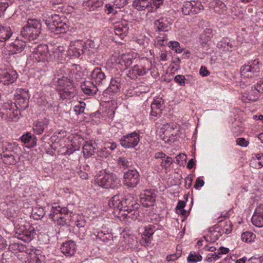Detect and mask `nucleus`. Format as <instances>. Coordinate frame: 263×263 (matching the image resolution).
<instances>
[{"label":"nucleus","instance_id":"f257e3e1","mask_svg":"<svg viewBox=\"0 0 263 263\" xmlns=\"http://www.w3.org/2000/svg\"><path fill=\"white\" fill-rule=\"evenodd\" d=\"M42 32V24L41 22L35 19H30L23 27L21 31V35L24 40H26L30 44L36 43L35 40H37Z\"/></svg>","mask_w":263,"mask_h":263},{"label":"nucleus","instance_id":"f03ea898","mask_svg":"<svg viewBox=\"0 0 263 263\" xmlns=\"http://www.w3.org/2000/svg\"><path fill=\"white\" fill-rule=\"evenodd\" d=\"M95 183L104 189H117L121 185L120 178L112 173H100L95 177Z\"/></svg>","mask_w":263,"mask_h":263},{"label":"nucleus","instance_id":"7ed1b4c3","mask_svg":"<svg viewBox=\"0 0 263 263\" xmlns=\"http://www.w3.org/2000/svg\"><path fill=\"white\" fill-rule=\"evenodd\" d=\"M46 24L51 32L57 34L67 32L69 26L66 20L64 21L62 17L55 14L48 16L46 20Z\"/></svg>","mask_w":263,"mask_h":263},{"label":"nucleus","instance_id":"20e7f679","mask_svg":"<svg viewBox=\"0 0 263 263\" xmlns=\"http://www.w3.org/2000/svg\"><path fill=\"white\" fill-rule=\"evenodd\" d=\"M30 52L32 54V58L34 62L45 63L51 61L52 57L49 53L48 46L46 44H39L35 47L30 44Z\"/></svg>","mask_w":263,"mask_h":263},{"label":"nucleus","instance_id":"39448f33","mask_svg":"<svg viewBox=\"0 0 263 263\" xmlns=\"http://www.w3.org/2000/svg\"><path fill=\"white\" fill-rule=\"evenodd\" d=\"M14 231L15 237L25 242H29L36 234L35 228L29 223L16 224Z\"/></svg>","mask_w":263,"mask_h":263},{"label":"nucleus","instance_id":"423d86ee","mask_svg":"<svg viewBox=\"0 0 263 263\" xmlns=\"http://www.w3.org/2000/svg\"><path fill=\"white\" fill-rule=\"evenodd\" d=\"M29 96L28 91L25 89H18L14 95V106L19 111L24 110L29 106Z\"/></svg>","mask_w":263,"mask_h":263},{"label":"nucleus","instance_id":"0eeeda50","mask_svg":"<svg viewBox=\"0 0 263 263\" xmlns=\"http://www.w3.org/2000/svg\"><path fill=\"white\" fill-rule=\"evenodd\" d=\"M140 141V136L138 133L134 132L123 136L120 139L121 145L125 148H134Z\"/></svg>","mask_w":263,"mask_h":263},{"label":"nucleus","instance_id":"6e6552de","mask_svg":"<svg viewBox=\"0 0 263 263\" xmlns=\"http://www.w3.org/2000/svg\"><path fill=\"white\" fill-rule=\"evenodd\" d=\"M139 182L140 176L136 170H128L124 173L123 183L128 187H135Z\"/></svg>","mask_w":263,"mask_h":263},{"label":"nucleus","instance_id":"1a4fd4ad","mask_svg":"<svg viewBox=\"0 0 263 263\" xmlns=\"http://www.w3.org/2000/svg\"><path fill=\"white\" fill-rule=\"evenodd\" d=\"M203 9L201 2L198 1H190L185 2L182 8V13L184 15L196 14Z\"/></svg>","mask_w":263,"mask_h":263},{"label":"nucleus","instance_id":"9d476101","mask_svg":"<svg viewBox=\"0 0 263 263\" xmlns=\"http://www.w3.org/2000/svg\"><path fill=\"white\" fill-rule=\"evenodd\" d=\"M258 63V60H254L242 66L240 69L241 75L247 78H251L256 75L259 71Z\"/></svg>","mask_w":263,"mask_h":263},{"label":"nucleus","instance_id":"9b49d317","mask_svg":"<svg viewBox=\"0 0 263 263\" xmlns=\"http://www.w3.org/2000/svg\"><path fill=\"white\" fill-rule=\"evenodd\" d=\"M163 1L164 0H135L133 6L139 11L144 10L149 7L157 9L163 4Z\"/></svg>","mask_w":263,"mask_h":263},{"label":"nucleus","instance_id":"f8f14e48","mask_svg":"<svg viewBox=\"0 0 263 263\" xmlns=\"http://www.w3.org/2000/svg\"><path fill=\"white\" fill-rule=\"evenodd\" d=\"M28 44L30 45L25 40L24 41L16 40L10 45L8 49L4 51V53L9 55L20 53L24 50L25 47H28Z\"/></svg>","mask_w":263,"mask_h":263},{"label":"nucleus","instance_id":"ddd939ff","mask_svg":"<svg viewBox=\"0 0 263 263\" xmlns=\"http://www.w3.org/2000/svg\"><path fill=\"white\" fill-rule=\"evenodd\" d=\"M91 81L97 85H101L105 83L106 76L100 68H95L90 74Z\"/></svg>","mask_w":263,"mask_h":263},{"label":"nucleus","instance_id":"4468645a","mask_svg":"<svg viewBox=\"0 0 263 263\" xmlns=\"http://www.w3.org/2000/svg\"><path fill=\"white\" fill-rule=\"evenodd\" d=\"M60 250L66 257L73 256L77 250L75 242L72 240H68L62 243L60 247Z\"/></svg>","mask_w":263,"mask_h":263},{"label":"nucleus","instance_id":"2eb2a0df","mask_svg":"<svg viewBox=\"0 0 263 263\" xmlns=\"http://www.w3.org/2000/svg\"><path fill=\"white\" fill-rule=\"evenodd\" d=\"M83 44L81 42L77 41L69 46L67 50V55L70 57L79 58L84 53Z\"/></svg>","mask_w":263,"mask_h":263},{"label":"nucleus","instance_id":"dca6fc26","mask_svg":"<svg viewBox=\"0 0 263 263\" xmlns=\"http://www.w3.org/2000/svg\"><path fill=\"white\" fill-rule=\"evenodd\" d=\"M176 125L173 123H166L160 128L161 136H163V138H168L170 139L172 137L176 135L177 130H175ZM167 140L171 141V139Z\"/></svg>","mask_w":263,"mask_h":263},{"label":"nucleus","instance_id":"f3484780","mask_svg":"<svg viewBox=\"0 0 263 263\" xmlns=\"http://www.w3.org/2000/svg\"><path fill=\"white\" fill-rule=\"evenodd\" d=\"M128 30V24L126 20H122L121 22L117 23L114 27L115 34L121 39H123L127 35Z\"/></svg>","mask_w":263,"mask_h":263},{"label":"nucleus","instance_id":"a211bd4d","mask_svg":"<svg viewBox=\"0 0 263 263\" xmlns=\"http://www.w3.org/2000/svg\"><path fill=\"white\" fill-rule=\"evenodd\" d=\"M17 78L16 72L13 70L9 69L2 72L0 79L4 85H8L14 82Z\"/></svg>","mask_w":263,"mask_h":263},{"label":"nucleus","instance_id":"6ab92c4d","mask_svg":"<svg viewBox=\"0 0 263 263\" xmlns=\"http://www.w3.org/2000/svg\"><path fill=\"white\" fill-rule=\"evenodd\" d=\"M252 222L257 227H263V204L256 209L252 217Z\"/></svg>","mask_w":263,"mask_h":263},{"label":"nucleus","instance_id":"aec40b11","mask_svg":"<svg viewBox=\"0 0 263 263\" xmlns=\"http://www.w3.org/2000/svg\"><path fill=\"white\" fill-rule=\"evenodd\" d=\"M98 144L93 141H87L83 147V153L85 158H89L96 153Z\"/></svg>","mask_w":263,"mask_h":263},{"label":"nucleus","instance_id":"412c9836","mask_svg":"<svg viewBox=\"0 0 263 263\" xmlns=\"http://www.w3.org/2000/svg\"><path fill=\"white\" fill-rule=\"evenodd\" d=\"M93 234L96 236L97 239H98L104 242H108L109 241L112 240L113 236L110 232L106 231L105 229L103 227L101 230H94Z\"/></svg>","mask_w":263,"mask_h":263},{"label":"nucleus","instance_id":"4be33fe9","mask_svg":"<svg viewBox=\"0 0 263 263\" xmlns=\"http://www.w3.org/2000/svg\"><path fill=\"white\" fill-rule=\"evenodd\" d=\"M127 207L129 210L126 209L123 210L124 212H127V214H124L129 218L134 220L136 219L139 216L138 210L140 208V204L134 200Z\"/></svg>","mask_w":263,"mask_h":263},{"label":"nucleus","instance_id":"5701e85b","mask_svg":"<svg viewBox=\"0 0 263 263\" xmlns=\"http://www.w3.org/2000/svg\"><path fill=\"white\" fill-rule=\"evenodd\" d=\"M81 89L86 95L92 96L96 93L98 89L92 81H85L81 85Z\"/></svg>","mask_w":263,"mask_h":263},{"label":"nucleus","instance_id":"b1692460","mask_svg":"<svg viewBox=\"0 0 263 263\" xmlns=\"http://www.w3.org/2000/svg\"><path fill=\"white\" fill-rule=\"evenodd\" d=\"M77 94L76 88L72 83L67 84L66 87H64L61 93V97L63 99L73 98Z\"/></svg>","mask_w":263,"mask_h":263},{"label":"nucleus","instance_id":"393cba45","mask_svg":"<svg viewBox=\"0 0 263 263\" xmlns=\"http://www.w3.org/2000/svg\"><path fill=\"white\" fill-rule=\"evenodd\" d=\"M148 70V69H146L142 66L135 65L132 69L128 71L127 76L131 79H134L138 76H143Z\"/></svg>","mask_w":263,"mask_h":263},{"label":"nucleus","instance_id":"a878e982","mask_svg":"<svg viewBox=\"0 0 263 263\" xmlns=\"http://www.w3.org/2000/svg\"><path fill=\"white\" fill-rule=\"evenodd\" d=\"M154 26L155 28L159 31H168L170 29L169 21L164 17L155 20Z\"/></svg>","mask_w":263,"mask_h":263},{"label":"nucleus","instance_id":"bb28decb","mask_svg":"<svg viewBox=\"0 0 263 263\" xmlns=\"http://www.w3.org/2000/svg\"><path fill=\"white\" fill-rule=\"evenodd\" d=\"M49 123V121L46 118H44L42 121L36 122L33 127L34 132L36 134H41L44 129L47 128Z\"/></svg>","mask_w":263,"mask_h":263},{"label":"nucleus","instance_id":"cd10ccee","mask_svg":"<svg viewBox=\"0 0 263 263\" xmlns=\"http://www.w3.org/2000/svg\"><path fill=\"white\" fill-rule=\"evenodd\" d=\"M104 0H87L84 2L83 6L87 7L89 11H95L103 6Z\"/></svg>","mask_w":263,"mask_h":263},{"label":"nucleus","instance_id":"c85d7f7f","mask_svg":"<svg viewBox=\"0 0 263 263\" xmlns=\"http://www.w3.org/2000/svg\"><path fill=\"white\" fill-rule=\"evenodd\" d=\"M258 86L255 87H252L251 91L252 92L251 93H245L242 95V100L245 101V102L247 101H252V102H255L257 100L258 98V93L255 91H257L258 92L259 91V90L258 89Z\"/></svg>","mask_w":263,"mask_h":263},{"label":"nucleus","instance_id":"c756f323","mask_svg":"<svg viewBox=\"0 0 263 263\" xmlns=\"http://www.w3.org/2000/svg\"><path fill=\"white\" fill-rule=\"evenodd\" d=\"M83 44L84 53L88 55L94 53L98 47V45L96 44L94 41L87 40Z\"/></svg>","mask_w":263,"mask_h":263},{"label":"nucleus","instance_id":"7c9ffc66","mask_svg":"<svg viewBox=\"0 0 263 263\" xmlns=\"http://www.w3.org/2000/svg\"><path fill=\"white\" fill-rule=\"evenodd\" d=\"M21 140L23 143L28 144L30 147H33L36 145L37 138L32 135L30 133L27 132L24 134L21 137Z\"/></svg>","mask_w":263,"mask_h":263},{"label":"nucleus","instance_id":"2f4dec72","mask_svg":"<svg viewBox=\"0 0 263 263\" xmlns=\"http://www.w3.org/2000/svg\"><path fill=\"white\" fill-rule=\"evenodd\" d=\"M14 108H15V107L14 106L13 103L11 101L5 102L3 104L0 110V114L1 115L2 118L5 120L7 118L6 113L10 114L12 110H13Z\"/></svg>","mask_w":263,"mask_h":263},{"label":"nucleus","instance_id":"473e14b6","mask_svg":"<svg viewBox=\"0 0 263 263\" xmlns=\"http://www.w3.org/2000/svg\"><path fill=\"white\" fill-rule=\"evenodd\" d=\"M121 87V81L119 79H111L107 91L108 93H115L120 91Z\"/></svg>","mask_w":263,"mask_h":263},{"label":"nucleus","instance_id":"72a5a7b5","mask_svg":"<svg viewBox=\"0 0 263 263\" xmlns=\"http://www.w3.org/2000/svg\"><path fill=\"white\" fill-rule=\"evenodd\" d=\"M234 41L228 38L223 39L217 43V46L219 49L229 51L233 47Z\"/></svg>","mask_w":263,"mask_h":263},{"label":"nucleus","instance_id":"f704fd0d","mask_svg":"<svg viewBox=\"0 0 263 263\" xmlns=\"http://www.w3.org/2000/svg\"><path fill=\"white\" fill-rule=\"evenodd\" d=\"M12 33L9 27L0 26V42H4L9 39Z\"/></svg>","mask_w":263,"mask_h":263},{"label":"nucleus","instance_id":"c9c22d12","mask_svg":"<svg viewBox=\"0 0 263 263\" xmlns=\"http://www.w3.org/2000/svg\"><path fill=\"white\" fill-rule=\"evenodd\" d=\"M0 157L3 162L7 165H13L17 162L15 157L12 154H1Z\"/></svg>","mask_w":263,"mask_h":263},{"label":"nucleus","instance_id":"e433bc0d","mask_svg":"<svg viewBox=\"0 0 263 263\" xmlns=\"http://www.w3.org/2000/svg\"><path fill=\"white\" fill-rule=\"evenodd\" d=\"M164 104V101L162 98L154 99L151 104V108L152 110L157 111L158 112L162 113V107Z\"/></svg>","mask_w":263,"mask_h":263},{"label":"nucleus","instance_id":"4c0bfd02","mask_svg":"<svg viewBox=\"0 0 263 263\" xmlns=\"http://www.w3.org/2000/svg\"><path fill=\"white\" fill-rule=\"evenodd\" d=\"M256 158L252 160L251 165L255 168H260L263 166V153L255 155Z\"/></svg>","mask_w":263,"mask_h":263},{"label":"nucleus","instance_id":"58836bf2","mask_svg":"<svg viewBox=\"0 0 263 263\" xmlns=\"http://www.w3.org/2000/svg\"><path fill=\"white\" fill-rule=\"evenodd\" d=\"M44 209L42 207H34L31 212V216L34 219H41L45 215Z\"/></svg>","mask_w":263,"mask_h":263},{"label":"nucleus","instance_id":"ea45409f","mask_svg":"<svg viewBox=\"0 0 263 263\" xmlns=\"http://www.w3.org/2000/svg\"><path fill=\"white\" fill-rule=\"evenodd\" d=\"M117 162L120 168L122 170H126L132 166V162L128 160L125 157H120L117 160Z\"/></svg>","mask_w":263,"mask_h":263},{"label":"nucleus","instance_id":"a19ab883","mask_svg":"<svg viewBox=\"0 0 263 263\" xmlns=\"http://www.w3.org/2000/svg\"><path fill=\"white\" fill-rule=\"evenodd\" d=\"M108 205L114 209H117L120 211L121 206V200H120L119 195H116L113 196L108 202Z\"/></svg>","mask_w":263,"mask_h":263},{"label":"nucleus","instance_id":"79ce46f5","mask_svg":"<svg viewBox=\"0 0 263 263\" xmlns=\"http://www.w3.org/2000/svg\"><path fill=\"white\" fill-rule=\"evenodd\" d=\"M58 216H60V206L57 205L56 203H54L50 210L49 218L54 219Z\"/></svg>","mask_w":263,"mask_h":263},{"label":"nucleus","instance_id":"37998d69","mask_svg":"<svg viewBox=\"0 0 263 263\" xmlns=\"http://www.w3.org/2000/svg\"><path fill=\"white\" fill-rule=\"evenodd\" d=\"M212 31L210 29H207L200 34V40L202 43H208L212 37Z\"/></svg>","mask_w":263,"mask_h":263},{"label":"nucleus","instance_id":"c03bdc74","mask_svg":"<svg viewBox=\"0 0 263 263\" xmlns=\"http://www.w3.org/2000/svg\"><path fill=\"white\" fill-rule=\"evenodd\" d=\"M202 259V257L199 253L195 252H191L187 260L189 263H196L198 261H200Z\"/></svg>","mask_w":263,"mask_h":263},{"label":"nucleus","instance_id":"a18cd8bd","mask_svg":"<svg viewBox=\"0 0 263 263\" xmlns=\"http://www.w3.org/2000/svg\"><path fill=\"white\" fill-rule=\"evenodd\" d=\"M134 198L130 195H127L125 196V198L121 200V206L120 208V211H123L125 210H129L128 206L131 203L134 201Z\"/></svg>","mask_w":263,"mask_h":263},{"label":"nucleus","instance_id":"49530a36","mask_svg":"<svg viewBox=\"0 0 263 263\" xmlns=\"http://www.w3.org/2000/svg\"><path fill=\"white\" fill-rule=\"evenodd\" d=\"M255 235L251 232L247 231L241 234L242 240L246 242L253 241L255 239Z\"/></svg>","mask_w":263,"mask_h":263},{"label":"nucleus","instance_id":"de8ad7c7","mask_svg":"<svg viewBox=\"0 0 263 263\" xmlns=\"http://www.w3.org/2000/svg\"><path fill=\"white\" fill-rule=\"evenodd\" d=\"M19 110H18L16 108H14L13 110H12V111L10 114L6 113L7 118L5 119L7 121H16L19 119L18 114L20 113Z\"/></svg>","mask_w":263,"mask_h":263},{"label":"nucleus","instance_id":"09e8293b","mask_svg":"<svg viewBox=\"0 0 263 263\" xmlns=\"http://www.w3.org/2000/svg\"><path fill=\"white\" fill-rule=\"evenodd\" d=\"M148 41L149 39L145 35H140L137 37L136 42L143 48H145L147 45Z\"/></svg>","mask_w":263,"mask_h":263},{"label":"nucleus","instance_id":"8fccbe9b","mask_svg":"<svg viewBox=\"0 0 263 263\" xmlns=\"http://www.w3.org/2000/svg\"><path fill=\"white\" fill-rule=\"evenodd\" d=\"M42 256L41 255L40 256L35 254H31L29 258H28L27 260L26 261V263H42Z\"/></svg>","mask_w":263,"mask_h":263},{"label":"nucleus","instance_id":"3c124183","mask_svg":"<svg viewBox=\"0 0 263 263\" xmlns=\"http://www.w3.org/2000/svg\"><path fill=\"white\" fill-rule=\"evenodd\" d=\"M57 83V85L60 86V89L62 90L63 89L64 87H66L67 86V84L71 83L66 77H62L61 78H58Z\"/></svg>","mask_w":263,"mask_h":263},{"label":"nucleus","instance_id":"603ef678","mask_svg":"<svg viewBox=\"0 0 263 263\" xmlns=\"http://www.w3.org/2000/svg\"><path fill=\"white\" fill-rule=\"evenodd\" d=\"M173 161H174L172 157L167 156L166 159H162L160 165L162 168H166L171 166V165L173 163Z\"/></svg>","mask_w":263,"mask_h":263},{"label":"nucleus","instance_id":"864d4df0","mask_svg":"<svg viewBox=\"0 0 263 263\" xmlns=\"http://www.w3.org/2000/svg\"><path fill=\"white\" fill-rule=\"evenodd\" d=\"M11 253L8 251L3 253L1 259V263H11Z\"/></svg>","mask_w":263,"mask_h":263},{"label":"nucleus","instance_id":"5fc2aeb1","mask_svg":"<svg viewBox=\"0 0 263 263\" xmlns=\"http://www.w3.org/2000/svg\"><path fill=\"white\" fill-rule=\"evenodd\" d=\"M85 103L84 102H81L78 105L74 107V111L77 114H80L84 112L85 108Z\"/></svg>","mask_w":263,"mask_h":263},{"label":"nucleus","instance_id":"6e6d98bb","mask_svg":"<svg viewBox=\"0 0 263 263\" xmlns=\"http://www.w3.org/2000/svg\"><path fill=\"white\" fill-rule=\"evenodd\" d=\"M96 154L98 157L107 158L110 155V152L104 147L103 148L97 150Z\"/></svg>","mask_w":263,"mask_h":263},{"label":"nucleus","instance_id":"4d7b16f0","mask_svg":"<svg viewBox=\"0 0 263 263\" xmlns=\"http://www.w3.org/2000/svg\"><path fill=\"white\" fill-rule=\"evenodd\" d=\"M61 133H65L64 131L61 130L60 132H55L53 135L50 138L49 140L53 144L54 143L57 142L60 139H61Z\"/></svg>","mask_w":263,"mask_h":263},{"label":"nucleus","instance_id":"13d9d810","mask_svg":"<svg viewBox=\"0 0 263 263\" xmlns=\"http://www.w3.org/2000/svg\"><path fill=\"white\" fill-rule=\"evenodd\" d=\"M185 78L184 76L178 74L175 77L174 81L180 86H183L185 84Z\"/></svg>","mask_w":263,"mask_h":263},{"label":"nucleus","instance_id":"bf43d9fd","mask_svg":"<svg viewBox=\"0 0 263 263\" xmlns=\"http://www.w3.org/2000/svg\"><path fill=\"white\" fill-rule=\"evenodd\" d=\"M52 220L57 224L59 226H64L67 225V222L66 218L62 216H58L57 218H55L54 219H52Z\"/></svg>","mask_w":263,"mask_h":263},{"label":"nucleus","instance_id":"052dcab7","mask_svg":"<svg viewBox=\"0 0 263 263\" xmlns=\"http://www.w3.org/2000/svg\"><path fill=\"white\" fill-rule=\"evenodd\" d=\"M186 155L184 154H180L176 156V163L180 165H183L184 161L186 160Z\"/></svg>","mask_w":263,"mask_h":263},{"label":"nucleus","instance_id":"680f3d73","mask_svg":"<svg viewBox=\"0 0 263 263\" xmlns=\"http://www.w3.org/2000/svg\"><path fill=\"white\" fill-rule=\"evenodd\" d=\"M3 153H8V154H11L10 153L13 151L12 144L10 143H6L3 144L2 146Z\"/></svg>","mask_w":263,"mask_h":263},{"label":"nucleus","instance_id":"e2e57ef3","mask_svg":"<svg viewBox=\"0 0 263 263\" xmlns=\"http://www.w3.org/2000/svg\"><path fill=\"white\" fill-rule=\"evenodd\" d=\"M215 233H211L210 235H208L206 237H204V238L208 242H214L217 240L218 238L219 235L217 233L216 235H215Z\"/></svg>","mask_w":263,"mask_h":263},{"label":"nucleus","instance_id":"0e129e2a","mask_svg":"<svg viewBox=\"0 0 263 263\" xmlns=\"http://www.w3.org/2000/svg\"><path fill=\"white\" fill-rule=\"evenodd\" d=\"M236 143L240 146L247 147L249 144V141L244 138H238L236 139Z\"/></svg>","mask_w":263,"mask_h":263},{"label":"nucleus","instance_id":"69168bd1","mask_svg":"<svg viewBox=\"0 0 263 263\" xmlns=\"http://www.w3.org/2000/svg\"><path fill=\"white\" fill-rule=\"evenodd\" d=\"M145 197L144 198L146 201H147L149 202L151 204V205H152L153 203L155 201V198H156V195L155 194H145L144 195Z\"/></svg>","mask_w":263,"mask_h":263},{"label":"nucleus","instance_id":"338daca9","mask_svg":"<svg viewBox=\"0 0 263 263\" xmlns=\"http://www.w3.org/2000/svg\"><path fill=\"white\" fill-rule=\"evenodd\" d=\"M232 224L230 221L226 222V224L223 227V231H224L226 234H230L232 231Z\"/></svg>","mask_w":263,"mask_h":263},{"label":"nucleus","instance_id":"774afa93","mask_svg":"<svg viewBox=\"0 0 263 263\" xmlns=\"http://www.w3.org/2000/svg\"><path fill=\"white\" fill-rule=\"evenodd\" d=\"M161 114L162 113L151 110L150 112V120L155 121L161 117Z\"/></svg>","mask_w":263,"mask_h":263}]
</instances>
